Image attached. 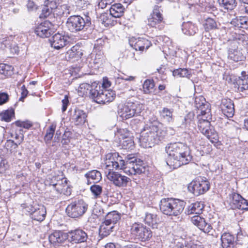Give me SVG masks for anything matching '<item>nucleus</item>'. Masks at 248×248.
Returning a JSON list of instances; mask_svg holds the SVG:
<instances>
[{
  "label": "nucleus",
  "instance_id": "1",
  "mask_svg": "<svg viewBox=\"0 0 248 248\" xmlns=\"http://www.w3.org/2000/svg\"><path fill=\"white\" fill-rule=\"evenodd\" d=\"M140 159H137L133 155H128L125 160L118 153H108L106 155L105 165V173L108 179L119 187L125 186L130 179L117 172L113 169L123 170L128 175L140 174L145 173L147 168L142 165Z\"/></svg>",
  "mask_w": 248,
  "mask_h": 248
},
{
  "label": "nucleus",
  "instance_id": "2",
  "mask_svg": "<svg viewBox=\"0 0 248 248\" xmlns=\"http://www.w3.org/2000/svg\"><path fill=\"white\" fill-rule=\"evenodd\" d=\"M165 151L168 155L166 163L170 169H175L187 164L192 159L189 148L182 142L169 143Z\"/></svg>",
  "mask_w": 248,
  "mask_h": 248
},
{
  "label": "nucleus",
  "instance_id": "3",
  "mask_svg": "<svg viewBox=\"0 0 248 248\" xmlns=\"http://www.w3.org/2000/svg\"><path fill=\"white\" fill-rule=\"evenodd\" d=\"M166 134V131L160 128L155 123L147 124L140 133V145L145 148H151L163 140Z\"/></svg>",
  "mask_w": 248,
  "mask_h": 248
},
{
  "label": "nucleus",
  "instance_id": "4",
  "mask_svg": "<svg viewBox=\"0 0 248 248\" xmlns=\"http://www.w3.org/2000/svg\"><path fill=\"white\" fill-rule=\"evenodd\" d=\"M115 92L104 89L100 84L93 82L92 89L90 92L89 96L94 102L98 104H106L112 102L115 98Z\"/></svg>",
  "mask_w": 248,
  "mask_h": 248
},
{
  "label": "nucleus",
  "instance_id": "5",
  "mask_svg": "<svg viewBox=\"0 0 248 248\" xmlns=\"http://www.w3.org/2000/svg\"><path fill=\"white\" fill-rule=\"evenodd\" d=\"M185 206L184 201L173 198L162 199L159 204L160 210L164 214L173 216L180 215Z\"/></svg>",
  "mask_w": 248,
  "mask_h": 248
},
{
  "label": "nucleus",
  "instance_id": "6",
  "mask_svg": "<svg viewBox=\"0 0 248 248\" xmlns=\"http://www.w3.org/2000/svg\"><path fill=\"white\" fill-rule=\"evenodd\" d=\"M91 24V19L88 16L83 18L80 16H72L68 18L66 25L68 30L72 32L85 31Z\"/></svg>",
  "mask_w": 248,
  "mask_h": 248
},
{
  "label": "nucleus",
  "instance_id": "7",
  "mask_svg": "<svg viewBox=\"0 0 248 248\" xmlns=\"http://www.w3.org/2000/svg\"><path fill=\"white\" fill-rule=\"evenodd\" d=\"M143 108L142 104L128 101L121 108L119 114L123 119H127L140 115Z\"/></svg>",
  "mask_w": 248,
  "mask_h": 248
},
{
  "label": "nucleus",
  "instance_id": "8",
  "mask_svg": "<svg viewBox=\"0 0 248 248\" xmlns=\"http://www.w3.org/2000/svg\"><path fill=\"white\" fill-rule=\"evenodd\" d=\"M132 235L142 241L149 240L152 236L150 229L141 223L135 222L131 226Z\"/></svg>",
  "mask_w": 248,
  "mask_h": 248
},
{
  "label": "nucleus",
  "instance_id": "9",
  "mask_svg": "<svg viewBox=\"0 0 248 248\" xmlns=\"http://www.w3.org/2000/svg\"><path fill=\"white\" fill-rule=\"evenodd\" d=\"M88 205L82 200L75 201L68 205L66 212L69 217L73 218L82 216L86 211Z\"/></svg>",
  "mask_w": 248,
  "mask_h": 248
},
{
  "label": "nucleus",
  "instance_id": "10",
  "mask_svg": "<svg viewBox=\"0 0 248 248\" xmlns=\"http://www.w3.org/2000/svg\"><path fill=\"white\" fill-rule=\"evenodd\" d=\"M210 183L206 180H196L191 182L188 186V190L195 196L203 194L209 190Z\"/></svg>",
  "mask_w": 248,
  "mask_h": 248
},
{
  "label": "nucleus",
  "instance_id": "11",
  "mask_svg": "<svg viewBox=\"0 0 248 248\" xmlns=\"http://www.w3.org/2000/svg\"><path fill=\"white\" fill-rule=\"evenodd\" d=\"M194 105L198 109L199 116L201 115L205 116L206 118H210L211 109L209 108V104L206 102L202 96L195 97Z\"/></svg>",
  "mask_w": 248,
  "mask_h": 248
},
{
  "label": "nucleus",
  "instance_id": "12",
  "mask_svg": "<svg viewBox=\"0 0 248 248\" xmlns=\"http://www.w3.org/2000/svg\"><path fill=\"white\" fill-rule=\"evenodd\" d=\"M87 238V233L81 229H77L67 232V239L73 244L86 242Z\"/></svg>",
  "mask_w": 248,
  "mask_h": 248
},
{
  "label": "nucleus",
  "instance_id": "13",
  "mask_svg": "<svg viewBox=\"0 0 248 248\" xmlns=\"http://www.w3.org/2000/svg\"><path fill=\"white\" fill-rule=\"evenodd\" d=\"M163 22L162 14L157 9H154L148 18L147 25L152 28L162 29L161 23Z\"/></svg>",
  "mask_w": 248,
  "mask_h": 248
},
{
  "label": "nucleus",
  "instance_id": "14",
  "mask_svg": "<svg viewBox=\"0 0 248 248\" xmlns=\"http://www.w3.org/2000/svg\"><path fill=\"white\" fill-rule=\"evenodd\" d=\"M52 188L55 190L58 193L63 194L65 195H69L71 192V188L67 185L66 179H62L57 180V182H52L50 184Z\"/></svg>",
  "mask_w": 248,
  "mask_h": 248
},
{
  "label": "nucleus",
  "instance_id": "15",
  "mask_svg": "<svg viewBox=\"0 0 248 248\" xmlns=\"http://www.w3.org/2000/svg\"><path fill=\"white\" fill-rule=\"evenodd\" d=\"M68 36L57 33L54 35L50 40L52 47L56 49L63 47L69 42Z\"/></svg>",
  "mask_w": 248,
  "mask_h": 248
},
{
  "label": "nucleus",
  "instance_id": "16",
  "mask_svg": "<svg viewBox=\"0 0 248 248\" xmlns=\"http://www.w3.org/2000/svg\"><path fill=\"white\" fill-rule=\"evenodd\" d=\"M191 221L193 224L204 232L210 234V232L212 231V227L210 224L206 222L203 217L199 215L194 216L191 217Z\"/></svg>",
  "mask_w": 248,
  "mask_h": 248
},
{
  "label": "nucleus",
  "instance_id": "17",
  "mask_svg": "<svg viewBox=\"0 0 248 248\" xmlns=\"http://www.w3.org/2000/svg\"><path fill=\"white\" fill-rule=\"evenodd\" d=\"M27 212L30 213L31 218L35 220L42 221L46 217V211L43 206H39L37 208H34L32 206L25 207Z\"/></svg>",
  "mask_w": 248,
  "mask_h": 248
},
{
  "label": "nucleus",
  "instance_id": "18",
  "mask_svg": "<svg viewBox=\"0 0 248 248\" xmlns=\"http://www.w3.org/2000/svg\"><path fill=\"white\" fill-rule=\"evenodd\" d=\"M220 108L223 114L227 117H232L233 116L234 113V104L230 99H222L220 105Z\"/></svg>",
  "mask_w": 248,
  "mask_h": 248
},
{
  "label": "nucleus",
  "instance_id": "19",
  "mask_svg": "<svg viewBox=\"0 0 248 248\" xmlns=\"http://www.w3.org/2000/svg\"><path fill=\"white\" fill-rule=\"evenodd\" d=\"M50 25V23L47 21L41 23L36 27L34 31L35 34L42 38L49 37L51 34V30L49 27Z\"/></svg>",
  "mask_w": 248,
  "mask_h": 248
},
{
  "label": "nucleus",
  "instance_id": "20",
  "mask_svg": "<svg viewBox=\"0 0 248 248\" xmlns=\"http://www.w3.org/2000/svg\"><path fill=\"white\" fill-rule=\"evenodd\" d=\"M144 221L145 224L151 227L153 229H155L157 228L160 222V219L155 214L146 212Z\"/></svg>",
  "mask_w": 248,
  "mask_h": 248
},
{
  "label": "nucleus",
  "instance_id": "21",
  "mask_svg": "<svg viewBox=\"0 0 248 248\" xmlns=\"http://www.w3.org/2000/svg\"><path fill=\"white\" fill-rule=\"evenodd\" d=\"M67 239V233L58 231H55L49 236L50 242L53 244H57L63 242Z\"/></svg>",
  "mask_w": 248,
  "mask_h": 248
},
{
  "label": "nucleus",
  "instance_id": "22",
  "mask_svg": "<svg viewBox=\"0 0 248 248\" xmlns=\"http://www.w3.org/2000/svg\"><path fill=\"white\" fill-rule=\"evenodd\" d=\"M201 118H199V122L198 126L199 130L203 135L207 134V131L212 126H211L210 120L211 119V113H210V118H206L205 116H201Z\"/></svg>",
  "mask_w": 248,
  "mask_h": 248
},
{
  "label": "nucleus",
  "instance_id": "23",
  "mask_svg": "<svg viewBox=\"0 0 248 248\" xmlns=\"http://www.w3.org/2000/svg\"><path fill=\"white\" fill-rule=\"evenodd\" d=\"M87 114L82 110L76 108L72 115V119L76 125L82 124L86 121Z\"/></svg>",
  "mask_w": 248,
  "mask_h": 248
},
{
  "label": "nucleus",
  "instance_id": "24",
  "mask_svg": "<svg viewBox=\"0 0 248 248\" xmlns=\"http://www.w3.org/2000/svg\"><path fill=\"white\" fill-rule=\"evenodd\" d=\"M236 83L239 92L248 90V75H246L245 72H242V76L236 79Z\"/></svg>",
  "mask_w": 248,
  "mask_h": 248
},
{
  "label": "nucleus",
  "instance_id": "25",
  "mask_svg": "<svg viewBox=\"0 0 248 248\" xmlns=\"http://www.w3.org/2000/svg\"><path fill=\"white\" fill-rule=\"evenodd\" d=\"M124 8L121 3H115L109 8L110 15L115 18L122 16L124 13Z\"/></svg>",
  "mask_w": 248,
  "mask_h": 248
},
{
  "label": "nucleus",
  "instance_id": "26",
  "mask_svg": "<svg viewBox=\"0 0 248 248\" xmlns=\"http://www.w3.org/2000/svg\"><path fill=\"white\" fill-rule=\"evenodd\" d=\"M223 248H231L234 243V237L229 233H224L221 236Z\"/></svg>",
  "mask_w": 248,
  "mask_h": 248
},
{
  "label": "nucleus",
  "instance_id": "27",
  "mask_svg": "<svg viewBox=\"0 0 248 248\" xmlns=\"http://www.w3.org/2000/svg\"><path fill=\"white\" fill-rule=\"evenodd\" d=\"M183 33L187 35H193L198 31L197 27L191 22H185L182 28Z\"/></svg>",
  "mask_w": 248,
  "mask_h": 248
},
{
  "label": "nucleus",
  "instance_id": "28",
  "mask_svg": "<svg viewBox=\"0 0 248 248\" xmlns=\"http://www.w3.org/2000/svg\"><path fill=\"white\" fill-rule=\"evenodd\" d=\"M114 226L104 221L99 228V236L102 238L108 236L112 232Z\"/></svg>",
  "mask_w": 248,
  "mask_h": 248
},
{
  "label": "nucleus",
  "instance_id": "29",
  "mask_svg": "<svg viewBox=\"0 0 248 248\" xmlns=\"http://www.w3.org/2000/svg\"><path fill=\"white\" fill-rule=\"evenodd\" d=\"M232 24L238 28L248 29V17L246 16H240L233 19Z\"/></svg>",
  "mask_w": 248,
  "mask_h": 248
},
{
  "label": "nucleus",
  "instance_id": "30",
  "mask_svg": "<svg viewBox=\"0 0 248 248\" xmlns=\"http://www.w3.org/2000/svg\"><path fill=\"white\" fill-rule=\"evenodd\" d=\"M120 217V215L118 212L113 211L107 214L104 221L114 226L115 224L119 220Z\"/></svg>",
  "mask_w": 248,
  "mask_h": 248
},
{
  "label": "nucleus",
  "instance_id": "31",
  "mask_svg": "<svg viewBox=\"0 0 248 248\" xmlns=\"http://www.w3.org/2000/svg\"><path fill=\"white\" fill-rule=\"evenodd\" d=\"M203 204L201 202H197L191 204L187 209V214L188 215L195 214H200L202 213L203 209Z\"/></svg>",
  "mask_w": 248,
  "mask_h": 248
},
{
  "label": "nucleus",
  "instance_id": "32",
  "mask_svg": "<svg viewBox=\"0 0 248 248\" xmlns=\"http://www.w3.org/2000/svg\"><path fill=\"white\" fill-rule=\"evenodd\" d=\"M151 45V42L147 39L141 38L138 39L134 45V48L136 51H143L144 50H147Z\"/></svg>",
  "mask_w": 248,
  "mask_h": 248
},
{
  "label": "nucleus",
  "instance_id": "33",
  "mask_svg": "<svg viewBox=\"0 0 248 248\" xmlns=\"http://www.w3.org/2000/svg\"><path fill=\"white\" fill-rule=\"evenodd\" d=\"M85 176L88 179V184L92 183L90 180H93V183H97L102 179L101 173L97 170L89 171L85 174Z\"/></svg>",
  "mask_w": 248,
  "mask_h": 248
},
{
  "label": "nucleus",
  "instance_id": "34",
  "mask_svg": "<svg viewBox=\"0 0 248 248\" xmlns=\"http://www.w3.org/2000/svg\"><path fill=\"white\" fill-rule=\"evenodd\" d=\"M195 115L193 112L188 113L184 118L182 119V126L188 129L190 127H194V118Z\"/></svg>",
  "mask_w": 248,
  "mask_h": 248
},
{
  "label": "nucleus",
  "instance_id": "35",
  "mask_svg": "<svg viewBox=\"0 0 248 248\" xmlns=\"http://www.w3.org/2000/svg\"><path fill=\"white\" fill-rule=\"evenodd\" d=\"M203 26L206 31H209L218 28V24L216 21L210 17H208L204 20Z\"/></svg>",
  "mask_w": 248,
  "mask_h": 248
},
{
  "label": "nucleus",
  "instance_id": "36",
  "mask_svg": "<svg viewBox=\"0 0 248 248\" xmlns=\"http://www.w3.org/2000/svg\"><path fill=\"white\" fill-rule=\"evenodd\" d=\"M228 57L234 62H238L243 60L245 57L238 49H230L228 53Z\"/></svg>",
  "mask_w": 248,
  "mask_h": 248
},
{
  "label": "nucleus",
  "instance_id": "37",
  "mask_svg": "<svg viewBox=\"0 0 248 248\" xmlns=\"http://www.w3.org/2000/svg\"><path fill=\"white\" fill-rule=\"evenodd\" d=\"M220 6L228 10H233L237 5L235 0H218Z\"/></svg>",
  "mask_w": 248,
  "mask_h": 248
},
{
  "label": "nucleus",
  "instance_id": "38",
  "mask_svg": "<svg viewBox=\"0 0 248 248\" xmlns=\"http://www.w3.org/2000/svg\"><path fill=\"white\" fill-rule=\"evenodd\" d=\"M172 113L173 109H169L167 108H163L162 110L160 112L161 118L169 123L172 122L173 121Z\"/></svg>",
  "mask_w": 248,
  "mask_h": 248
},
{
  "label": "nucleus",
  "instance_id": "39",
  "mask_svg": "<svg viewBox=\"0 0 248 248\" xmlns=\"http://www.w3.org/2000/svg\"><path fill=\"white\" fill-rule=\"evenodd\" d=\"M14 68L12 65L0 63V74L5 77H10L13 73Z\"/></svg>",
  "mask_w": 248,
  "mask_h": 248
},
{
  "label": "nucleus",
  "instance_id": "40",
  "mask_svg": "<svg viewBox=\"0 0 248 248\" xmlns=\"http://www.w3.org/2000/svg\"><path fill=\"white\" fill-rule=\"evenodd\" d=\"M236 243L242 246V248H248V236L238 233Z\"/></svg>",
  "mask_w": 248,
  "mask_h": 248
},
{
  "label": "nucleus",
  "instance_id": "41",
  "mask_svg": "<svg viewBox=\"0 0 248 248\" xmlns=\"http://www.w3.org/2000/svg\"><path fill=\"white\" fill-rule=\"evenodd\" d=\"M206 133L207 134H204V135L206 136L212 143H215L218 141V134L213 127H211L210 130L209 129Z\"/></svg>",
  "mask_w": 248,
  "mask_h": 248
},
{
  "label": "nucleus",
  "instance_id": "42",
  "mask_svg": "<svg viewBox=\"0 0 248 248\" xmlns=\"http://www.w3.org/2000/svg\"><path fill=\"white\" fill-rule=\"evenodd\" d=\"M173 76L174 77H179L182 78H189L191 75L190 71L186 68H179L174 70L173 71Z\"/></svg>",
  "mask_w": 248,
  "mask_h": 248
},
{
  "label": "nucleus",
  "instance_id": "43",
  "mask_svg": "<svg viewBox=\"0 0 248 248\" xmlns=\"http://www.w3.org/2000/svg\"><path fill=\"white\" fill-rule=\"evenodd\" d=\"M155 83L153 80L146 79L143 84V89L144 93H150L153 92Z\"/></svg>",
  "mask_w": 248,
  "mask_h": 248
},
{
  "label": "nucleus",
  "instance_id": "44",
  "mask_svg": "<svg viewBox=\"0 0 248 248\" xmlns=\"http://www.w3.org/2000/svg\"><path fill=\"white\" fill-rule=\"evenodd\" d=\"M14 110L12 109H8L0 113V116L2 121L9 122L12 118L14 116Z\"/></svg>",
  "mask_w": 248,
  "mask_h": 248
},
{
  "label": "nucleus",
  "instance_id": "45",
  "mask_svg": "<svg viewBox=\"0 0 248 248\" xmlns=\"http://www.w3.org/2000/svg\"><path fill=\"white\" fill-rule=\"evenodd\" d=\"M68 53L69 54L70 56L71 57L76 58H80L83 55L82 52L79 50L78 46H73L71 49L68 51Z\"/></svg>",
  "mask_w": 248,
  "mask_h": 248
},
{
  "label": "nucleus",
  "instance_id": "46",
  "mask_svg": "<svg viewBox=\"0 0 248 248\" xmlns=\"http://www.w3.org/2000/svg\"><path fill=\"white\" fill-rule=\"evenodd\" d=\"M91 191L95 198L99 197L102 192V187L99 185H93L90 187Z\"/></svg>",
  "mask_w": 248,
  "mask_h": 248
},
{
  "label": "nucleus",
  "instance_id": "47",
  "mask_svg": "<svg viewBox=\"0 0 248 248\" xmlns=\"http://www.w3.org/2000/svg\"><path fill=\"white\" fill-rule=\"evenodd\" d=\"M240 199H242V196L239 194L234 193L233 194L232 203L233 205L234 208L244 210V207H240L239 204Z\"/></svg>",
  "mask_w": 248,
  "mask_h": 248
},
{
  "label": "nucleus",
  "instance_id": "48",
  "mask_svg": "<svg viewBox=\"0 0 248 248\" xmlns=\"http://www.w3.org/2000/svg\"><path fill=\"white\" fill-rule=\"evenodd\" d=\"M91 89H92V84L90 85L86 83H84L79 85L78 92L82 93L83 94H87L88 92L90 93Z\"/></svg>",
  "mask_w": 248,
  "mask_h": 248
},
{
  "label": "nucleus",
  "instance_id": "49",
  "mask_svg": "<svg viewBox=\"0 0 248 248\" xmlns=\"http://www.w3.org/2000/svg\"><path fill=\"white\" fill-rule=\"evenodd\" d=\"M56 128V124H52L49 128V129L47 130L46 134L45 135V140H50L53 136L55 130Z\"/></svg>",
  "mask_w": 248,
  "mask_h": 248
},
{
  "label": "nucleus",
  "instance_id": "50",
  "mask_svg": "<svg viewBox=\"0 0 248 248\" xmlns=\"http://www.w3.org/2000/svg\"><path fill=\"white\" fill-rule=\"evenodd\" d=\"M48 4H49L48 2L46 3V5L42 9V13L40 16V17L46 18L47 17L51 12L52 9H49ZM50 8L51 9L52 8L51 7H50Z\"/></svg>",
  "mask_w": 248,
  "mask_h": 248
},
{
  "label": "nucleus",
  "instance_id": "51",
  "mask_svg": "<svg viewBox=\"0 0 248 248\" xmlns=\"http://www.w3.org/2000/svg\"><path fill=\"white\" fill-rule=\"evenodd\" d=\"M16 124L17 126L22 127L26 129H29L32 125L31 123L29 121L25 122L17 121L16 122Z\"/></svg>",
  "mask_w": 248,
  "mask_h": 248
},
{
  "label": "nucleus",
  "instance_id": "52",
  "mask_svg": "<svg viewBox=\"0 0 248 248\" xmlns=\"http://www.w3.org/2000/svg\"><path fill=\"white\" fill-rule=\"evenodd\" d=\"M21 142H18L17 143H15L12 140H8L6 146L7 147H10L11 148L10 149L11 152H12L13 150L14 151L18 146V145L20 144Z\"/></svg>",
  "mask_w": 248,
  "mask_h": 248
},
{
  "label": "nucleus",
  "instance_id": "53",
  "mask_svg": "<svg viewBox=\"0 0 248 248\" xmlns=\"http://www.w3.org/2000/svg\"><path fill=\"white\" fill-rule=\"evenodd\" d=\"M8 167V162L0 156V172H2Z\"/></svg>",
  "mask_w": 248,
  "mask_h": 248
},
{
  "label": "nucleus",
  "instance_id": "54",
  "mask_svg": "<svg viewBox=\"0 0 248 248\" xmlns=\"http://www.w3.org/2000/svg\"><path fill=\"white\" fill-rule=\"evenodd\" d=\"M9 100L8 94L4 92H0V105L6 103Z\"/></svg>",
  "mask_w": 248,
  "mask_h": 248
},
{
  "label": "nucleus",
  "instance_id": "55",
  "mask_svg": "<svg viewBox=\"0 0 248 248\" xmlns=\"http://www.w3.org/2000/svg\"><path fill=\"white\" fill-rule=\"evenodd\" d=\"M114 1V0H101L98 3V6L102 9H104L108 5L111 4Z\"/></svg>",
  "mask_w": 248,
  "mask_h": 248
},
{
  "label": "nucleus",
  "instance_id": "56",
  "mask_svg": "<svg viewBox=\"0 0 248 248\" xmlns=\"http://www.w3.org/2000/svg\"><path fill=\"white\" fill-rule=\"evenodd\" d=\"M62 112H64L66 110L67 106L69 103V101H68V97L67 95L64 96V99L62 100Z\"/></svg>",
  "mask_w": 248,
  "mask_h": 248
},
{
  "label": "nucleus",
  "instance_id": "57",
  "mask_svg": "<svg viewBox=\"0 0 248 248\" xmlns=\"http://www.w3.org/2000/svg\"><path fill=\"white\" fill-rule=\"evenodd\" d=\"M185 248H202V247L199 245L195 244L192 242L187 243L186 244L185 243Z\"/></svg>",
  "mask_w": 248,
  "mask_h": 248
},
{
  "label": "nucleus",
  "instance_id": "58",
  "mask_svg": "<svg viewBox=\"0 0 248 248\" xmlns=\"http://www.w3.org/2000/svg\"><path fill=\"white\" fill-rule=\"evenodd\" d=\"M21 97L20 98V101H23V99L27 96L28 93V91L25 88V86L23 85L21 87Z\"/></svg>",
  "mask_w": 248,
  "mask_h": 248
},
{
  "label": "nucleus",
  "instance_id": "59",
  "mask_svg": "<svg viewBox=\"0 0 248 248\" xmlns=\"http://www.w3.org/2000/svg\"><path fill=\"white\" fill-rule=\"evenodd\" d=\"M239 204L240 207H244V210L247 209L248 206V202L242 197V199L239 202Z\"/></svg>",
  "mask_w": 248,
  "mask_h": 248
},
{
  "label": "nucleus",
  "instance_id": "60",
  "mask_svg": "<svg viewBox=\"0 0 248 248\" xmlns=\"http://www.w3.org/2000/svg\"><path fill=\"white\" fill-rule=\"evenodd\" d=\"M10 51L13 54H17L19 51L18 47L15 44L11 46Z\"/></svg>",
  "mask_w": 248,
  "mask_h": 248
},
{
  "label": "nucleus",
  "instance_id": "61",
  "mask_svg": "<svg viewBox=\"0 0 248 248\" xmlns=\"http://www.w3.org/2000/svg\"><path fill=\"white\" fill-rule=\"evenodd\" d=\"M27 6L28 9L30 10L34 9L35 7V5L34 2L31 0L28 1Z\"/></svg>",
  "mask_w": 248,
  "mask_h": 248
},
{
  "label": "nucleus",
  "instance_id": "62",
  "mask_svg": "<svg viewBox=\"0 0 248 248\" xmlns=\"http://www.w3.org/2000/svg\"><path fill=\"white\" fill-rule=\"evenodd\" d=\"M101 86H103L104 89H106L107 88L110 86V83L108 80H107V81H104L103 83L102 84V85H101Z\"/></svg>",
  "mask_w": 248,
  "mask_h": 248
},
{
  "label": "nucleus",
  "instance_id": "63",
  "mask_svg": "<svg viewBox=\"0 0 248 248\" xmlns=\"http://www.w3.org/2000/svg\"><path fill=\"white\" fill-rule=\"evenodd\" d=\"M105 248H116L115 245L112 243H109L106 245Z\"/></svg>",
  "mask_w": 248,
  "mask_h": 248
},
{
  "label": "nucleus",
  "instance_id": "64",
  "mask_svg": "<svg viewBox=\"0 0 248 248\" xmlns=\"http://www.w3.org/2000/svg\"><path fill=\"white\" fill-rule=\"evenodd\" d=\"M185 244L184 245L182 243H178L175 246V248H185Z\"/></svg>",
  "mask_w": 248,
  "mask_h": 248
}]
</instances>
